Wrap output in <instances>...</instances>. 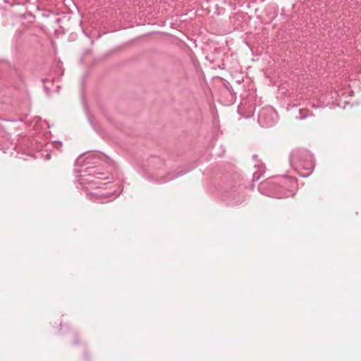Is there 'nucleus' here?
Returning <instances> with one entry per match:
<instances>
[{
	"instance_id": "nucleus-1",
	"label": "nucleus",
	"mask_w": 361,
	"mask_h": 361,
	"mask_svg": "<svg viewBox=\"0 0 361 361\" xmlns=\"http://www.w3.org/2000/svg\"><path fill=\"white\" fill-rule=\"evenodd\" d=\"M297 182L289 176L274 177L263 183L260 189L269 196L276 198L293 197L295 194Z\"/></svg>"
},
{
	"instance_id": "nucleus-2",
	"label": "nucleus",
	"mask_w": 361,
	"mask_h": 361,
	"mask_svg": "<svg viewBox=\"0 0 361 361\" xmlns=\"http://www.w3.org/2000/svg\"><path fill=\"white\" fill-rule=\"evenodd\" d=\"M290 162L293 168L300 171L302 176L310 175L314 169L312 155L305 149H295L290 156Z\"/></svg>"
},
{
	"instance_id": "nucleus-3",
	"label": "nucleus",
	"mask_w": 361,
	"mask_h": 361,
	"mask_svg": "<svg viewBox=\"0 0 361 361\" xmlns=\"http://www.w3.org/2000/svg\"><path fill=\"white\" fill-rule=\"evenodd\" d=\"M87 196L92 201L97 203L104 204L110 202V195L101 192H89Z\"/></svg>"
},
{
	"instance_id": "nucleus-4",
	"label": "nucleus",
	"mask_w": 361,
	"mask_h": 361,
	"mask_svg": "<svg viewBox=\"0 0 361 361\" xmlns=\"http://www.w3.org/2000/svg\"><path fill=\"white\" fill-rule=\"evenodd\" d=\"M264 111H262L260 114H259V122L264 125V126H270L271 125V123H269L268 121H266L265 120L263 119L264 118Z\"/></svg>"
},
{
	"instance_id": "nucleus-5",
	"label": "nucleus",
	"mask_w": 361,
	"mask_h": 361,
	"mask_svg": "<svg viewBox=\"0 0 361 361\" xmlns=\"http://www.w3.org/2000/svg\"><path fill=\"white\" fill-rule=\"evenodd\" d=\"M286 187H285V188H284V187H281V186H279V190H286Z\"/></svg>"
},
{
	"instance_id": "nucleus-6",
	"label": "nucleus",
	"mask_w": 361,
	"mask_h": 361,
	"mask_svg": "<svg viewBox=\"0 0 361 361\" xmlns=\"http://www.w3.org/2000/svg\"><path fill=\"white\" fill-rule=\"evenodd\" d=\"M94 181L97 183V181L96 180H92V182H94Z\"/></svg>"
}]
</instances>
